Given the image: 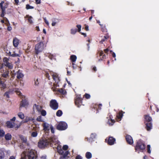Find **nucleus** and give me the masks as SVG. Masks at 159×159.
<instances>
[{
    "label": "nucleus",
    "mask_w": 159,
    "mask_h": 159,
    "mask_svg": "<svg viewBox=\"0 0 159 159\" xmlns=\"http://www.w3.org/2000/svg\"><path fill=\"white\" fill-rule=\"evenodd\" d=\"M57 141L56 138L53 137H51L47 139H40L38 143V146L39 148L43 149L48 147H53V143L56 144Z\"/></svg>",
    "instance_id": "obj_1"
},
{
    "label": "nucleus",
    "mask_w": 159,
    "mask_h": 159,
    "mask_svg": "<svg viewBox=\"0 0 159 159\" xmlns=\"http://www.w3.org/2000/svg\"><path fill=\"white\" fill-rule=\"evenodd\" d=\"M109 49L106 48L104 50V52L102 50H98L97 51L96 56L97 58L99 57V58L98 59V61H104L108 57V52Z\"/></svg>",
    "instance_id": "obj_2"
},
{
    "label": "nucleus",
    "mask_w": 159,
    "mask_h": 159,
    "mask_svg": "<svg viewBox=\"0 0 159 159\" xmlns=\"http://www.w3.org/2000/svg\"><path fill=\"white\" fill-rule=\"evenodd\" d=\"M144 122L145 125V128L147 131H150L152 129V118L149 114L144 116Z\"/></svg>",
    "instance_id": "obj_3"
},
{
    "label": "nucleus",
    "mask_w": 159,
    "mask_h": 159,
    "mask_svg": "<svg viewBox=\"0 0 159 159\" xmlns=\"http://www.w3.org/2000/svg\"><path fill=\"white\" fill-rule=\"evenodd\" d=\"M37 152L34 150H31L28 151L24 156H22L20 159H37Z\"/></svg>",
    "instance_id": "obj_4"
},
{
    "label": "nucleus",
    "mask_w": 159,
    "mask_h": 159,
    "mask_svg": "<svg viewBox=\"0 0 159 159\" xmlns=\"http://www.w3.org/2000/svg\"><path fill=\"white\" fill-rule=\"evenodd\" d=\"M43 42H40L35 45L34 53L36 55H38L41 52L43 51Z\"/></svg>",
    "instance_id": "obj_5"
},
{
    "label": "nucleus",
    "mask_w": 159,
    "mask_h": 159,
    "mask_svg": "<svg viewBox=\"0 0 159 159\" xmlns=\"http://www.w3.org/2000/svg\"><path fill=\"white\" fill-rule=\"evenodd\" d=\"M145 145L141 140H139L137 142L135 148V150L143 151L145 148Z\"/></svg>",
    "instance_id": "obj_6"
},
{
    "label": "nucleus",
    "mask_w": 159,
    "mask_h": 159,
    "mask_svg": "<svg viewBox=\"0 0 159 159\" xmlns=\"http://www.w3.org/2000/svg\"><path fill=\"white\" fill-rule=\"evenodd\" d=\"M67 128V125L64 121L60 122L57 126L56 128L60 131L66 130Z\"/></svg>",
    "instance_id": "obj_7"
},
{
    "label": "nucleus",
    "mask_w": 159,
    "mask_h": 159,
    "mask_svg": "<svg viewBox=\"0 0 159 159\" xmlns=\"http://www.w3.org/2000/svg\"><path fill=\"white\" fill-rule=\"evenodd\" d=\"M8 4L7 3H5L4 2L2 1L0 3V7L2 10V12L1 14V16L5 18L4 16L6 14L5 10L7 8Z\"/></svg>",
    "instance_id": "obj_8"
},
{
    "label": "nucleus",
    "mask_w": 159,
    "mask_h": 159,
    "mask_svg": "<svg viewBox=\"0 0 159 159\" xmlns=\"http://www.w3.org/2000/svg\"><path fill=\"white\" fill-rule=\"evenodd\" d=\"M56 139L57 141V143H53V146L52 147L54 148H56L58 151V153L60 154H61L63 153V151L61 148V146L59 144V141L56 138Z\"/></svg>",
    "instance_id": "obj_9"
},
{
    "label": "nucleus",
    "mask_w": 159,
    "mask_h": 159,
    "mask_svg": "<svg viewBox=\"0 0 159 159\" xmlns=\"http://www.w3.org/2000/svg\"><path fill=\"white\" fill-rule=\"evenodd\" d=\"M75 103L78 107H79L82 105V99L80 95H78L75 98Z\"/></svg>",
    "instance_id": "obj_10"
},
{
    "label": "nucleus",
    "mask_w": 159,
    "mask_h": 159,
    "mask_svg": "<svg viewBox=\"0 0 159 159\" xmlns=\"http://www.w3.org/2000/svg\"><path fill=\"white\" fill-rule=\"evenodd\" d=\"M9 59L7 57H4L3 59L5 66L7 67L9 69H11L13 67V65L11 63L9 62Z\"/></svg>",
    "instance_id": "obj_11"
},
{
    "label": "nucleus",
    "mask_w": 159,
    "mask_h": 159,
    "mask_svg": "<svg viewBox=\"0 0 159 159\" xmlns=\"http://www.w3.org/2000/svg\"><path fill=\"white\" fill-rule=\"evenodd\" d=\"M50 107L54 110H57L58 107V104L55 100H52L50 103Z\"/></svg>",
    "instance_id": "obj_12"
},
{
    "label": "nucleus",
    "mask_w": 159,
    "mask_h": 159,
    "mask_svg": "<svg viewBox=\"0 0 159 159\" xmlns=\"http://www.w3.org/2000/svg\"><path fill=\"white\" fill-rule=\"evenodd\" d=\"M0 72L2 74L1 75L2 77L4 78H7L9 77V71L8 70H2L0 71Z\"/></svg>",
    "instance_id": "obj_13"
},
{
    "label": "nucleus",
    "mask_w": 159,
    "mask_h": 159,
    "mask_svg": "<svg viewBox=\"0 0 159 159\" xmlns=\"http://www.w3.org/2000/svg\"><path fill=\"white\" fill-rule=\"evenodd\" d=\"M22 142L26 144L27 146H29V144L28 142L27 141V137L23 135H20L19 136Z\"/></svg>",
    "instance_id": "obj_14"
},
{
    "label": "nucleus",
    "mask_w": 159,
    "mask_h": 159,
    "mask_svg": "<svg viewBox=\"0 0 159 159\" xmlns=\"http://www.w3.org/2000/svg\"><path fill=\"white\" fill-rule=\"evenodd\" d=\"M125 139L127 143L130 145L133 144L134 142L131 136L129 135H127L125 137Z\"/></svg>",
    "instance_id": "obj_15"
},
{
    "label": "nucleus",
    "mask_w": 159,
    "mask_h": 159,
    "mask_svg": "<svg viewBox=\"0 0 159 159\" xmlns=\"http://www.w3.org/2000/svg\"><path fill=\"white\" fill-rule=\"evenodd\" d=\"M116 141V139L112 137H109L107 143L108 144L111 145L114 144Z\"/></svg>",
    "instance_id": "obj_16"
},
{
    "label": "nucleus",
    "mask_w": 159,
    "mask_h": 159,
    "mask_svg": "<svg viewBox=\"0 0 159 159\" xmlns=\"http://www.w3.org/2000/svg\"><path fill=\"white\" fill-rule=\"evenodd\" d=\"M22 71L20 70L16 72V78L18 79L22 78L24 76V75L22 73Z\"/></svg>",
    "instance_id": "obj_17"
},
{
    "label": "nucleus",
    "mask_w": 159,
    "mask_h": 159,
    "mask_svg": "<svg viewBox=\"0 0 159 159\" xmlns=\"http://www.w3.org/2000/svg\"><path fill=\"white\" fill-rule=\"evenodd\" d=\"M6 124L8 128H12L14 127L15 123L11 121H8L7 122Z\"/></svg>",
    "instance_id": "obj_18"
},
{
    "label": "nucleus",
    "mask_w": 159,
    "mask_h": 159,
    "mask_svg": "<svg viewBox=\"0 0 159 159\" xmlns=\"http://www.w3.org/2000/svg\"><path fill=\"white\" fill-rule=\"evenodd\" d=\"M124 113V112H123L122 111H120L116 116V120L117 121L120 120L122 117L123 113Z\"/></svg>",
    "instance_id": "obj_19"
},
{
    "label": "nucleus",
    "mask_w": 159,
    "mask_h": 159,
    "mask_svg": "<svg viewBox=\"0 0 159 159\" xmlns=\"http://www.w3.org/2000/svg\"><path fill=\"white\" fill-rule=\"evenodd\" d=\"M28 105V103L27 101L25 99H22L20 104V108L21 107H25Z\"/></svg>",
    "instance_id": "obj_20"
},
{
    "label": "nucleus",
    "mask_w": 159,
    "mask_h": 159,
    "mask_svg": "<svg viewBox=\"0 0 159 159\" xmlns=\"http://www.w3.org/2000/svg\"><path fill=\"white\" fill-rule=\"evenodd\" d=\"M109 37L108 33H107L103 36V38L102 39L100 42V43H103Z\"/></svg>",
    "instance_id": "obj_21"
},
{
    "label": "nucleus",
    "mask_w": 159,
    "mask_h": 159,
    "mask_svg": "<svg viewBox=\"0 0 159 159\" xmlns=\"http://www.w3.org/2000/svg\"><path fill=\"white\" fill-rule=\"evenodd\" d=\"M13 43L15 47H17L19 43V40L16 38H14L13 39Z\"/></svg>",
    "instance_id": "obj_22"
},
{
    "label": "nucleus",
    "mask_w": 159,
    "mask_h": 159,
    "mask_svg": "<svg viewBox=\"0 0 159 159\" xmlns=\"http://www.w3.org/2000/svg\"><path fill=\"white\" fill-rule=\"evenodd\" d=\"M96 134L95 133H92L91 134L90 137L89 138H86L85 139H87V141H90V140L92 141L93 139L96 138Z\"/></svg>",
    "instance_id": "obj_23"
},
{
    "label": "nucleus",
    "mask_w": 159,
    "mask_h": 159,
    "mask_svg": "<svg viewBox=\"0 0 159 159\" xmlns=\"http://www.w3.org/2000/svg\"><path fill=\"white\" fill-rule=\"evenodd\" d=\"M57 75H58L57 74H53L52 75V77L53 80L55 81V82L57 83V84H58V83L60 81L59 78Z\"/></svg>",
    "instance_id": "obj_24"
},
{
    "label": "nucleus",
    "mask_w": 159,
    "mask_h": 159,
    "mask_svg": "<svg viewBox=\"0 0 159 159\" xmlns=\"http://www.w3.org/2000/svg\"><path fill=\"white\" fill-rule=\"evenodd\" d=\"M4 136L5 139L7 141L11 140L12 138V136L10 133H7L6 134H5Z\"/></svg>",
    "instance_id": "obj_25"
},
{
    "label": "nucleus",
    "mask_w": 159,
    "mask_h": 159,
    "mask_svg": "<svg viewBox=\"0 0 159 159\" xmlns=\"http://www.w3.org/2000/svg\"><path fill=\"white\" fill-rule=\"evenodd\" d=\"M69 152L68 151H66L64 153H63L61 154L62 156L60 158V159H65L68 155Z\"/></svg>",
    "instance_id": "obj_26"
},
{
    "label": "nucleus",
    "mask_w": 159,
    "mask_h": 159,
    "mask_svg": "<svg viewBox=\"0 0 159 159\" xmlns=\"http://www.w3.org/2000/svg\"><path fill=\"white\" fill-rule=\"evenodd\" d=\"M43 130L46 131L47 130H49V125L48 124L45 123L43 124Z\"/></svg>",
    "instance_id": "obj_27"
},
{
    "label": "nucleus",
    "mask_w": 159,
    "mask_h": 159,
    "mask_svg": "<svg viewBox=\"0 0 159 159\" xmlns=\"http://www.w3.org/2000/svg\"><path fill=\"white\" fill-rule=\"evenodd\" d=\"M57 92L63 95H65L66 93V92L65 90L62 88L58 89Z\"/></svg>",
    "instance_id": "obj_28"
},
{
    "label": "nucleus",
    "mask_w": 159,
    "mask_h": 159,
    "mask_svg": "<svg viewBox=\"0 0 159 159\" xmlns=\"http://www.w3.org/2000/svg\"><path fill=\"white\" fill-rule=\"evenodd\" d=\"M25 17L28 18V22L30 24L33 23V20H32V17L31 16H30L29 15H27Z\"/></svg>",
    "instance_id": "obj_29"
},
{
    "label": "nucleus",
    "mask_w": 159,
    "mask_h": 159,
    "mask_svg": "<svg viewBox=\"0 0 159 159\" xmlns=\"http://www.w3.org/2000/svg\"><path fill=\"white\" fill-rule=\"evenodd\" d=\"M70 59L72 62H74L76 61L77 57L75 55H72L70 56Z\"/></svg>",
    "instance_id": "obj_30"
},
{
    "label": "nucleus",
    "mask_w": 159,
    "mask_h": 159,
    "mask_svg": "<svg viewBox=\"0 0 159 159\" xmlns=\"http://www.w3.org/2000/svg\"><path fill=\"white\" fill-rule=\"evenodd\" d=\"M85 157L87 159H90L92 157V154L89 152H87L85 154Z\"/></svg>",
    "instance_id": "obj_31"
},
{
    "label": "nucleus",
    "mask_w": 159,
    "mask_h": 159,
    "mask_svg": "<svg viewBox=\"0 0 159 159\" xmlns=\"http://www.w3.org/2000/svg\"><path fill=\"white\" fill-rule=\"evenodd\" d=\"M5 154L3 151L0 149V159H2L4 157Z\"/></svg>",
    "instance_id": "obj_32"
},
{
    "label": "nucleus",
    "mask_w": 159,
    "mask_h": 159,
    "mask_svg": "<svg viewBox=\"0 0 159 159\" xmlns=\"http://www.w3.org/2000/svg\"><path fill=\"white\" fill-rule=\"evenodd\" d=\"M18 116L21 119H23L25 117L24 114L22 112L18 113Z\"/></svg>",
    "instance_id": "obj_33"
},
{
    "label": "nucleus",
    "mask_w": 159,
    "mask_h": 159,
    "mask_svg": "<svg viewBox=\"0 0 159 159\" xmlns=\"http://www.w3.org/2000/svg\"><path fill=\"white\" fill-rule=\"evenodd\" d=\"M5 132L3 129H0V138H2L4 136Z\"/></svg>",
    "instance_id": "obj_34"
},
{
    "label": "nucleus",
    "mask_w": 159,
    "mask_h": 159,
    "mask_svg": "<svg viewBox=\"0 0 159 159\" xmlns=\"http://www.w3.org/2000/svg\"><path fill=\"white\" fill-rule=\"evenodd\" d=\"M39 82L38 79L35 78L34 79V85L36 86H37L39 85Z\"/></svg>",
    "instance_id": "obj_35"
},
{
    "label": "nucleus",
    "mask_w": 159,
    "mask_h": 159,
    "mask_svg": "<svg viewBox=\"0 0 159 159\" xmlns=\"http://www.w3.org/2000/svg\"><path fill=\"white\" fill-rule=\"evenodd\" d=\"M62 114V112L61 110H58L56 113V116L58 117L61 116Z\"/></svg>",
    "instance_id": "obj_36"
},
{
    "label": "nucleus",
    "mask_w": 159,
    "mask_h": 159,
    "mask_svg": "<svg viewBox=\"0 0 159 159\" xmlns=\"http://www.w3.org/2000/svg\"><path fill=\"white\" fill-rule=\"evenodd\" d=\"M38 135V133L36 131L33 132L31 134V136L33 137H36Z\"/></svg>",
    "instance_id": "obj_37"
},
{
    "label": "nucleus",
    "mask_w": 159,
    "mask_h": 159,
    "mask_svg": "<svg viewBox=\"0 0 159 159\" xmlns=\"http://www.w3.org/2000/svg\"><path fill=\"white\" fill-rule=\"evenodd\" d=\"M77 32L76 29H72L71 30V34H75Z\"/></svg>",
    "instance_id": "obj_38"
},
{
    "label": "nucleus",
    "mask_w": 159,
    "mask_h": 159,
    "mask_svg": "<svg viewBox=\"0 0 159 159\" xmlns=\"http://www.w3.org/2000/svg\"><path fill=\"white\" fill-rule=\"evenodd\" d=\"M26 8L28 10L29 9H32L34 8V7L33 6H30L29 4H27L26 6Z\"/></svg>",
    "instance_id": "obj_39"
},
{
    "label": "nucleus",
    "mask_w": 159,
    "mask_h": 159,
    "mask_svg": "<svg viewBox=\"0 0 159 159\" xmlns=\"http://www.w3.org/2000/svg\"><path fill=\"white\" fill-rule=\"evenodd\" d=\"M110 121L111 122L109 121V125L110 126L112 125L115 122V120L112 119H111Z\"/></svg>",
    "instance_id": "obj_40"
},
{
    "label": "nucleus",
    "mask_w": 159,
    "mask_h": 159,
    "mask_svg": "<svg viewBox=\"0 0 159 159\" xmlns=\"http://www.w3.org/2000/svg\"><path fill=\"white\" fill-rule=\"evenodd\" d=\"M36 120L38 122H43V120L42 119V117L41 116H39L36 118Z\"/></svg>",
    "instance_id": "obj_41"
},
{
    "label": "nucleus",
    "mask_w": 159,
    "mask_h": 159,
    "mask_svg": "<svg viewBox=\"0 0 159 159\" xmlns=\"http://www.w3.org/2000/svg\"><path fill=\"white\" fill-rule=\"evenodd\" d=\"M101 27L102 30V32H107V30L105 26H103H103H101Z\"/></svg>",
    "instance_id": "obj_42"
},
{
    "label": "nucleus",
    "mask_w": 159,
    "mask_h": 159,
    "mask_svg": "<svg viewBox=\"0 0 159 159\" xmlns=\"http://www.w3.org/2000/svg\"><path fill=\"white\" fill-rule=\"evenodd\" d=\"M41 114L42 116H44L46 115V112L44 110H42L41 111Z\"/></svg>",
    "instance_id": "obj_43"
},
{
    "label": "nucleus",
    "mask_w": 159,
    "mask_h": 159,
    "mask_svg": "<svg viewBox=\"0 0 159 159\" xmlns=\"http://www.w3.org/2000/svg\"><path fill=\"white\" fill-rule=\"evenodd\" d=\"M147 152L148 153L150 154L151 153L150 150V146L149 145H148L147 146Z\"/></svg>",
    "instance_id": "obj_44"
},
{
    "label": "nucleus",
    "mask_w": 159,
    "mask_h": 159,
    "mask_svg": "<svg viewBox=\"0 0 159 159\" xmlns=\"http://www.w3.org/2000/svg\"><path fill=\"white\" fill-rule=\"evenodd\" d=\"M11 56L12 57H19V55L18 54H16L15 53V52H14V53L11 55Z\"/></svg>",
    "instance_id": "obj_45"
},
{
    "label": "nucleus",
    "mask_w": 159,
    "mask_h": 159,
    "mask_svg": "<svg viewBox=\"0 0 159 159\" xmlns=\"http://www.w3.org/2000/svg\"><path fill=\"white\" fill-rule=\"evenodd\" d=\"M85 97L87 99H89L90 98V95L88 93H86L84 95Z\"/></svg>",
    "instance_id": "obj_46"
},
{
    "label": "nucleus",
    "mask_w": 159,
    "mask_h": 159,
    "mask_svg": "<svg viewBox=\"0 0 159 159\" xmlns=\"http://www.w3.org/2000/svg\"><path fill=\"white\" fill-rule=\"evenodd\" d=\"M68 146L67 145H64L62 147V149L65 150L66 151L68 149Z\"/></svg>",
    "instance_id": "obj_47"
},
{
    "label": "nucleus",
    "mask_w": 159,
    "mask_h": 159,
    "mask_svg": "<svg viewBox=\"0 0 159 159\" xmlns=\"http://www.w3.org/2000/svg\"><path fill=\"white\" fill-rule=\"evenodd\" d=\"M9 92H5L4 93V96H6V97L8 98H9Z\"/></svg>",
    "instance_id": "obj_48"
},
{
    "label": "nucleus",
    "mask_w": 159,
    "mask_h": 159,
    "mask_svg": "<svg viewBox=\"0 0 159 159\" xmlns=\"http://www.w3.org/2000/svg\"><path fill=\"white\" fill-rule=\"evenodd\" d=\"M76 27L78 28V31L80 32L81 30V26L80 25H77Z\"/></svg>",
    "instance_id": "obj_49"
},
{
    "label": "nucleus",
    "mask_w": 159,
    "mask_h": 159,
    "mask_svg": "<svg viewBox=\"0 0 159 159\" xmlns=\"http://www.w3.org/2000/svg\"><path fill=\"white\" fill-rule=\"evenodd\" d=\"M31 120V119L30 117H26L25 119V122L27 123L29 120Z\"/></svg>",
    "instance_id": "obj_50"
},
{
    "label": "nucleus",
    "mask_w": 159,
    "mask_h": 159,
    "mask_svg": "<svg viewBox=\"0 0 159 159\" xmlns=\"http://www.w3.org/2000/svg\"><path fill=\"white\" fill-rule=\"evenodd\" d=\"M44 21L45 23L47 25H49V23L48 21L47 20L46 17L43 18Z\"/></svg>",
    "instance_id": "obj_51"
},
{
    "label": "nucleus",
    "mask_w": 159,
    "mask_h": 159,
    "mask_svg": "<svg viewBox=\"0 0 159 159\" xmlns=\"http://www.w3.org/2000/svg\"><path fill=\"white\" fill-rule=\"evenodd\" d=\"M82 157L80 155H77L75 159H82Z\"/></svg>",
    "instance_id": "obj_52"
},
{
    "label": "nucleus",
    "mask_w": 159,
    "mask_h": 159,
    "mask_svg": "<svg viewBox=\"0 0 159 159\" xmlns=\"http://www.w3.org/2000/svg\"><path fill=\"white\" fill-rule=\"evenodd\" d=\"M50 129H51V132L52 133H54V129L52 125H51L50 126Z\"/></svg>",
    "instance_id": "obj_53"
},
{
    "label": "nucleus",
    "mask_w": 159,
    "mask_h": 159,
    "mask_svg": "<svg viewBox=\"0 0 159 159\" xmlns=\"http://www.w3.org/2000/svg\"><path fill=\"white\" fill-rule=\"evenodd\" d=\"M2 86H1V88H3V89H4L6 88V84L4 83V84H2Z\"/></svg>",
    "instance_id": "obj_54"
},
{
    "label": "nucleus",
    "mask_w": 159,
    "mask_h": 159,
    "mask_svg": "<svg viewBox=\"0 0 159 159\" xmlns=\"http://www.w3.org/2000/svg\"><path fill=\"white\" fill-rule=\"evenodd\" d=\"M34 106H35L36 109H37V111H39V106L36 105L35 104H34Z\"/></svg>",
    "instance_id": "obj_55"
},
{
    "label": "nucleus",
    "mask_w": 159,
    "mask_h": 159,
    "mask_svg": "<svg viewBox=\"0 0 159 159\" xmlns=\"http://www.w3.org/2000/svg\"><path fill=\"white\" fill-rule=\"evenodd\" d=\"M96 22L97 23H98L99 25L101 26H103V25H102L101 24V22L99 20H96Z\"/></svg>",
    "instance_id": "obj_56"
},
{
    "label": "nucleus",
    "mask_w": 159,
    "mask_h": 159,
    "mask_svg": "<svg viewBox=\"0 0 159 159\" xmlns=\"http://www.w3.org/2000/svg\"><path fill=\"white\" fill-rule=\"evenodd\" d=\"M35 3L37 4H40L41 3L40 0H35Z\"/></svg>",
    "instance_id": "obj_57"
},
{
    "label": "nucleus",
    "mask_w": 159,
    "mask_h": 159,
    "mask_svg": "<svg viewBox=\"0 0 159 159\" xmlns=\"http://www.w3.org/2000/svg\"><path fill=\"white\" fill-rule=\"evenodd\" d=\"M9 159H16V157L14 156H11L10 157Z\"/></svg>",
    "instance_id": "obj_58"
},
{
    "label": "nucleus",
    "mask_w": 159,
    "mask_h": 159,
    "mask_svg": "<svg viewBox=\"0 0 159 159\" xmlns=\"http://www.w3.org/2000/svg\"><path fill=\"white\" fill-rule=\"evenodd\" d=\"M92 70L94 72H96L97 70V68L95 66L93 67Z\"/></svg>",
    "instance_id": "obj_59"
},
{
    "label": "nucleus",
    "mask_w": 159,
    "mask_h": 159,
    "mask_svg": "<svg viewBox=\"0 0 159 159\" xmlns=\"http://www.w3.org/2000/svg\"><path fill=\"white\" fill-rule=\"evenodd\" d=\"M12 29L11 27V26H8L7 28V30L8 31H11Z\"/></svg>",
    "instance_id": "obj_60"
},
{
    "label": "nucleus",
    "mask_w": 159,
    "mask_h": 159,
    "mask_svg": "<svg viewBox=\"0 0 159 159\" xmlns=\"http://www.w3.org/2000/svg\"><path fill=\"white\" fill-rule=\"evenodd\" d=\"M15 120H16V117H14L12 119H11L10 121H15Z\"/></svg>",
    "instance_id": "obj_61"
},
{
    "label": "nucleus",
    "mask_w": 159,
    "mask_h": 159,
    "mask_svg": "<svg viewBox=\"0 0 159 159\" xmlns=\"http://www.w3.org/2000/svg\"><path fill=\"white\" fill-rule=\"evenodd\" d=\"M3 67V64H0V70H2Z\"/></svg>",
    "instance_id": "obj_62"
},
{
    "label": "nucleus",
    "mask_w": 159,
    "mask_h": 159,
    "mask_svg": "<svg viewBox=\"0 0 159 159\" xmlns=\"http://www.w3.org/2000/svg\"><path fill=\"white\" fill-rule=\"evenodd\" d=\"M85 29L86 31H88L89 30V26L88 25L86 26L85 27Z\"/></svg>",
    "instance_id": "obj_63"
},
{
    "label": "nucleus",
    "mask_w": 159,
    "mask_h": 159,
    "mask_svg": "<svg viewBox=\"0 0 159 159\" xmlns=\"http://www.w3.org/2000/svg\"><path fill=\"white\" fill-rule=\"evenodd\" d=\"M112 56L113 57H114V58H115L116 57V54L114 52H113L112 54Z\"/></svg>",
    "instance_id": "obj_64"
}]
</instances>
